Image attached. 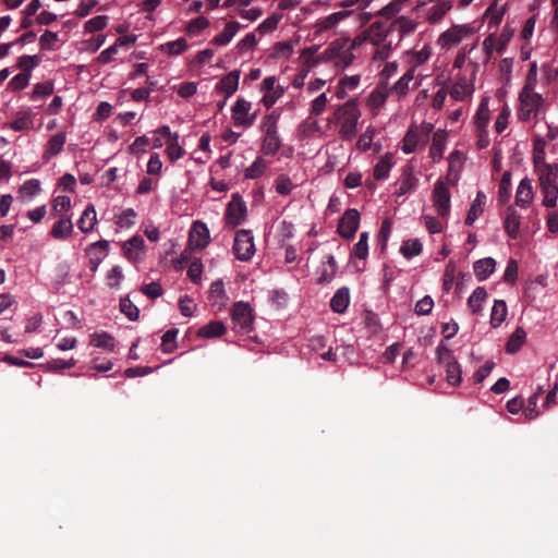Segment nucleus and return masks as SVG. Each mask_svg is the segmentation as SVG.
Segmentation results:
<instances>
[{
    "mask_svg": "<svg viewBox=\"0 0 558 558\" xmlns=\"http://www.w3.org/2000/svg\"><path fill=\"white\" fill-rule=\"evenodd\" d=\"M415 28L416 23L414 21L401 16L389 24L387 22H374L369 26L368 36L374 45H383L384 49H386L387 45L385 41L391 32L397 31L400 34V37H402L403 35L414 32Z\"/></svg>",
    "mask_w": 558,
    "mask_h": 558,
    "instance_id": "1",
    "label": "nucleus"
},
{
    "mask_svg": "<svg viewBox=\"0 0 558 558\" xmlns=\"http://www.w3.org/2000/svg\"><path fill=\"white\" fill-rule=\"evenodd\" d=\"M360 117L361 111L356 101L351 99L337 108L330 122H339L341 124L340 137L343 141H351L356 136V125Z\"/></svg>",
    "mask_w": 558,
    "mask_h": 558,
    "instance_id": "2",
    "label": "nucleus"
},
{
    "mask_svg": "<svg viewBox=\"0 0 558 558\" xmlns=\"http://www.w3.org/2000/svg\"><path fill=\"white\" fill-rule=\"evenodd\" d=\"M281 112L279 109L272 110L266 114L260 124V129L264 132V140L262 144V151L265 155H276L281 147V140L278 134V121Z\"/></svg>",
    "mask_w": 558,
    "mask_h": 558,
    "instance_id": "3",
    "label": "nucleus"
},
{
    "mask_svg": "<svg viewBox=\"0 0 558 558\" xmlns=\"http://www.w3.org/2000/svg\"><path fill=\"white\" fill-rule=\"evenodd\" d=\"M519 109L518 118L520 121L526 122L531 118H536L539 109L544 104V98L541 94L534 90L521 89L519 94Z\"/></svg>",
    "mask_w": 558,
    "mask_h": 558,
    "instance_id": "4",
    "label": "nucleus"
},
{
    "mask_svg": "<svg viewBox=\"0 0 558 558\" xmlns=\"http://www.w3.org/2000/svg\"><path fill=\"white\" fill-rule=\"evenodd\" d=\"M232 250L239 260H250L255 253V244L252 231L246 229L238 230Z\"/></svg>",
    "mask_w": 558,
    "mask_h": 558,
    "instance_id": "5",
    "label": "nucleus"
},
{
    "mask_svg": "<svg viewBox=\"0 0 558 558\" xmlns=\"http://www.w3.org/2000/svg\"><path fill=\"white\" fill-rule=\"evenodd\" d=\"M475 31V27L470 24L453 25L439 36L438 44L442 48L449 49L461 43L464 38L473 35Z\"/></svg>",
    "mask_w": 558,
    "mask_h": 558,
    "instance_id": "6",
    "label": "nucleus"
},
{
    "mask_svg": "<svg viewBox=\"0 0 558 558\" xmlns=\"http://www.w3.org/2000/svg\"><path fill=\"white\" fill-rule=\"evenodd\" d=\"M231 318L234 324V329L242 332H250L252 330L253 314L248 303H234L231 308Z\"/></svg>",
    "mask_w": 558,
    "mask_h": 558,
    "instance_id": "7",
    "label": "nucleus"
},
{
    "mask_svg": "<svg viewBox=\"0 0 558 558\" xmlns=\"http://www.w3.org/2000/svg\"><path fill=\"white\" fill-rule=\"evenodd\" d=\"M246 218V204L240 194H233L226 210L227 223L236 227Z\"/></svg>",
    "mask_w": 558,
    "mask_h": 558,
    "instance_id": "8",
    "label": "nucleus"
},
{
    "mask_svg": "<svg viewBox=\"0 0 558 558\" xmlns=\"http://www.w3.org/2000/svg\"><path fill=\"white\" fill-rule=\"evenodd\" d=\"M434 207L439 217L446 218L450 211V192L446 184L438 180L433 190Z\"/></svg>",
    "mask_w": 558,
    "mask_h": 558,
    "instance_id": "9",
    "label": "nucleus"
},
{
    "mask_svg": "<svg viewBox=\"0 0 558 558\" xmlns=\"http://www.w3.org/2000/svg\"><path fill=\"white\" fill-rule=\"evenodd\" d=\"M360 225V213L350 208L344 211L338 225V232L341 236L345 239H351L354 236L359 229Z\"/></svg>",
    "mask_w": 558,
    "mask_h": 558,
    "instance_id": "10",
    "label": "nucleus"
},
{
    "mask_svg": "<svg viewBox=\"0 0 558 558\" xmlns=\"http://www.w3.org/2000/svg\"><path fill=\"white\" fill-rule=\"evenodd\" d=\"M109 242L107 240H100L92 243L87 248L86 253L89 256L88 268L95 272L101 264L104 257L108 254Z\"/></svg>",
    "mask_w": 558,
    "mask_h": 558,
    "instance_id": "11",
    "label": "nucleus"
},
{
    "mask_svg": "<svg viewBox=\"0 0 558 558\" xmlns=\"http://www.w3.org/2000/svg\"><path fill=\"white\" fill-rule=\"evenodd\" d=\"M251 110V102L245 99H238L232 107V118L234 124L238 126L250 128L253 125L255 120V114L252 117H247L248 111Z\"/></svg>",
    "mask_w": 558,
    "mask_h": 558,
    "instance_id": "12",
    "label": "nucleus"
},
{
    "mask_svg": "<svg viewBox=\"0 0 558 558\" xmlns=\"http://www.w3.org/2000/svg\"><path fill=\"white\" fill-rule=\"evenodd\" d=\"M189 241L190 245L197 250H202L207 246L209 242V231L204 222L195 221L193 223Z\"/></svg>",
    "mask_w": 558,
    "mask_h": 558,
    "instance_id": "13",
    "label": "nucleus"
},
{
    "mask_svg": "<svg viewBox=\"0 0 558 558\" xmlns=\"http://www.w3.org/2000/svg\"><path fill=\"white\" fill-rule=\"evenodd\" d=\"M144 240L141 236H133L123 244L124 256L133 262L138 263L143 259Z\"/></svg>",
    "mask_w": 558,
    "mask_h": 558,
    "instance_id": "14",
    "label": "nucleus"
},
{
    "mask_svg": "<svg viewBox=\"0 0 558 558\" xmlns=\"http://www.w3.org/2000/svg\"><path fill=\"white\" fill-rule=\"evenodd\" d=\"M520 225H521L520 214L514 209L513 206H509L506 210L504 228L510 239L515 240L518 238Z\"/></svg>",
    "mask_w": 558,
    "mask_h": 558,
    "instance_id": "15",
    "label": "nucleus"
},
{
    "mask_svg": "<svg viewBox=\"0 0 558 558\" xmlns=\"http://www.w3.org/2000/svg\"><path fill=\"white\" fill-rule=\"evenodd\" d=\"M538 175L539 187L558 185V163L542 166V169L535 170Z\"/></svg>",
    "mask_w": 558,
    "mask_h": 558,
    "instance_id": "16",
    "label": "nucleus"
},
{
    "mask_svg": "<svg viewBox=\"0 0 558 558\" xmlns=\"http://www.w3.org/2000/svg\"><path fill=\"white\" fill-rule=\"evenodd\" d=\"M239 80L240 72L238 70L231 71L217 83L216 89L229 97L238 89Z\"/></svg>",
    "mask_w": 558,
    "mask_h": 558,
    "instance_id": "17",
    "label": "nucleus"
},
{
    "mask_svg": "<svg viewBox=\"0 0 558 558\" xmlns=\"http://www.w3.org/2000/svg\"><path fill=\"white\" fill-rule=\"evenodd\" d=\"M66 137L65 133L59 132L51 136L49 141L46 144V148L43 155V158L45 160H49L51 157L57 156L61 153L64 144H65Z\"/></svg>",
    "mask_w": 558,
    "mask_h": 558,
    "instance_id": "18",
    "label": "nucleus"
},
{
    "mask_svg": "<svg viewBox=\"0 0 558 558\" xmlns=\"http://www.w3.org/2000/svg\"><path fill=\"white\" fill-rule=\"evenodd\" d=\"M533 199V189L531 184V180L524 178L520 181L517 193H515V204L520 207H526Z\"/></svg>",
    "mask_w": 558,
    "mask_h": 558,
    "instance_id": "19",
    "label": "nucleus"
},
{
    "mask_svg": "<svg viewBox=\"0 0 558 558\" xmlns=\"http://www.w3.org/2000/svg\"><path fill=\"white\" fill-rule=\"evenodd\" d=\"M446 142L447 132L445 130H437L433 134V142L429 148V155L433 161H439L442 158Z\"/></svg>",
    "mask_w": 558,
    "mask_h": 558,
    "instance_id": "20",
    "label": "nucleus"
},
{
    "mask_svg": "<svg viewBox=\"0 0 558 558\" xmlns=\"http://www.w3.org/2000/svg\"><path fill=\"white\" fill-rule=\"evenodd\" d=\"M350 304V291L342 287L336 291L330 300V307L335 313H343Z\"/></svg>",
    "mask_w": 558,
    "mask_h": 558,
    "instance_id": "21",
    "label": "nucleus"
},
{
    "mask_svg": "<svg viewBox=\"0 0 558 558\" xmlns=\"http://www.w3.org/2000/svg\"><path fill=\"white\" fill-rule=\"evenodd\" d=\"M486 203V195L483 191H478L476 194L475 199L473 201L466 218H465V225L472 226L474 221L482 215L484 210V205Z\"/></svg>",
    "mask_w": 558,
    "mask_h": 558,
    "instance_id": "22",
    "label": "nucleus"
},
{
    "mask_svg": "<svg viewBox=\"0 0 558 558\" xmlns=\"http://www.w3.org/2000/svg\"><path fill=\"white\" fill-rule=\"evenodd\" d=\"M402 142V150L405 154H411L416 149L418 145H423V138L421 136L418 128L411 126L408 130Z\"/></svg>",
    "mask_w": 558,
    "mask_h": 558,
    "instance_id": "23",
    "label": "nucleus"
},
{
    "mask_svg": "<svg viewBox=\"0 0 558 558\" xmlns=\"http://www.w3.org/2000/svg\"><path fill=\"white\" fill-rule=\"evenodd\" d=\"M434 4L427 11V21L432 24L439 22L451 9V0L432 1Z\"/></svg>",
    "mask_w": 558,
    "mask_h": 558,
    "instance_id": "24",
    "label": "nucleus"
},
{
    "mask_svg": "<svg viewBox=\"0 0 558 558\" xmlns=\"http://www.w3.org/2000/svg\"><path fill=\"white\" fill-rule=\"evenodd\" d=\"M495 267L496 262L492 257L478 259L473 265L474 274L480 281L487 279L495 270Z\"/></svg>",
    "mask_w": 558,
    "mask_h": 558,
    "instance_id": "25",
    "label": "nucleus"
},
{
    "mask_svg": "<svg viewBox=\"0 0 558 558\" xmlns=\"http://www.w3.org/2000/svg\"><path fill=\"white\" fill-rule=\"evenodd\" d=\"M73 225L70 217H61L51 228L50 234L53 239L63 240L71 235Z\"/></svg>",
    "mask_w": 558,
    "mask_h": 558,
    "instance_id": "26",
    "label": "nucleus"
},
{
    "mask_svg": "<svg viewBox=\"0 0 558 558\" xmlns=\"http://www.w3.org/2000/svg\"><path fill=\"white\" fill-rule=\"evenodd\" d=\"M96 222L97 219L95 207L93 204H89L87 205L80 220L77 221V227L82 232L87 233L94 229Z\"/></svg>",
    "mask_w": 558,
    "mask_h": 558,
    "instance_id": "27",
    "label": "nucleus"
},
{
    "mask_svg": "<svg viewBox=\"0 0 558 558\" xmlns=\"http://www.w3.org/2000/svg\"><path fill=\"white\" fill-rule=\"evenodd\" d=\"M240 29V24L238 22H229L226 24L223 31L214 37L211 43L217 46L228 45L232 38L235 36L236 32Z\"/></svg>",
    "mask_w": 558,
    "mask_h": 558,
    "instance_id": "28",
    "label": "nucleus"
},
{
    "mask_svg": "<svg viewBox=\"0 0 558 558\" xmlns=\"http://www.w3.org/2000/svg\"><path fill=\"white\" fill-rule=\"evenodd\" d=\"M208 299L213 302V304H218L219 308L225 305L228 296L226 294L223 281L221 279H218L210 284Z\"/></svg>",
    "mask_w": 558,
    "mask_h": 558,
    "instance_id": "29",
    "label": "nucleus"
},
{
    "mask_svg": "<svg viewBox=\"0 0 558 558\" xmlns=\"http://www.w3.org/2000/svg\"><path fill=\"white\" fill-rule=\"evenodd\" d=\"M507 304L504 300H496L490 314V325L496 328L500 326L507 317Z\"/></svg>",
    "mask_w": 558,
    "mask_h": 558,
    "instance_id": "30",
    "label": "nucleus"
},
{
    "mask_svg": "<svg viewBox=\"0 0 558 558\" xmlns=\"http://www.w3.org/2000/svg\"><path fill=\"white\" fill-rule=\"evenodd\" d=\"M337 263L332 255L327 256V262L323 264L320 275L317 279L319 284L328 283L337 272Z\"/></svg>",
    "mask_w": 558,
    "mask_h": 558,
    "instance_id": "31",
    "label": "nucleus"
},
{
    "mask_svg": "<svg viewBox=\"0 0 558 558\" xmlns=\"http://www.w3.org/2000/svg\"><path fill=\"white\" fill-rule=\"evenodd\" d=\"M526 339V332L522 327H517V329L513 331V333L510 336L507 344H506V351L508 353H515L518 352Z\"/></svg>",
    "mask_w": 558,
    "mask_h": 558,
    "instance_id": "32",
    "label": "nucleus"
},
{
    "mask_svg": "<svg viewBox=\"0 0 558 558\" xmlns=\"http://www.w3.org/2000/svg\"><path fill=\"white\" fill-rule=\"evenodd\" d=\"M226 327L222 322L213 320L198 329L197 335L203 338H215L223 335Z\"/></svg>",
    "mask_w": 558,
    "mask_h": 558,
    "instance_id": "33",
    "label": "nucleus"
},
{
    "mask_svg": "<svg viewBox=\"0 0 558 558\" xmlns=\"http://www.w3.org/2000/svg\"><path fill=\"white\" fill-rule=\"evenodd\" d=\"M487 298L485 288L477 287L468 300V305L473 314H478L482 311V304Z\"/></svg>",
    "mask_w": 558,
    "mask_h": 558,
    "instance_id": "34",
    "label": "nucleus"
},
{
    "mask_svg": "<svg viewBox=\"0 0 558 558\" xmlns=\"http://www.w3.org/2000/svg\"><path fill=\"white\" fill-rule=\"evenodd\" d=\"M511 195V173L509 171H505L498 189V201L500 204L505 205L510 199Z\"/></svg>",
    "mask_w": 558,
    "mask_h": 558,
    "instance_id": "35",
    "label": "nucleus"
},
{
    "mask_svg": "<svg viewBox=\"0 0 558 558\" xmlns=\"http://www.w3.org/2000/svg\"><path fill=\"white\" fill-rule=\"evenodd\" d=\"M319 130V124L317 120L312 117L306 118L298 129V136L301 140L308 138L313 136Z\"/></svg>",
    "mask_w": 558,
    "mask_h": 558,
    "instance_id": "36",
    "label": "nucleus"
},
{
    "mask_svg": "<svg viewBox=\"0 0 558 558\" xmlns=\"http://www.w3.org/2000/svg\"><path fill=\"white\" fill-rule=\"evenodd\" d=\"M423 245L417 239H410L403 241L400 253L408 259L417 256L422 253Z\"/></svg>",
    "mask_w": 558,
    "mask_h": 558,
    "instance_id": "37",
    "label": "nucleus"
},
{
    "mask_svg": "<svg viewBox=\"0 0 558 558\" xmlns=\"http://www.w3.org/2000/svg\"><path fill=\"white\" fill-rule=\"evenodd\" d=\"M349 15V12L347 11H339L335 12L323 20L318 21L317 27L319 32L328 31L335 27L341 20L347 17Z\"/></svg>",
    "mask_w": 558,
    "mask_h": 558,
    "instance_id": "38",
    "label": "nucleus"
},
{
    "mask_svg": "<svg viewBox=\"0 0 558 558\" xmlns=\"http://www.w3.org/2000/svg\"><path fill=\"white\" fill-rule=\"evenodd\" d=\"M392 156L386 154L374 167V177L376 180H384L388 177L392 167Z\"/></svg>",
    "mask_w": 558,
    "mask_h": 558,
    "instance_id": "39",
    "label": "nucleus"
},
{
    "mask_svg": "<svg viewBox=\"0 0 558 558\" xmlns=\"http://www.w3.org/2000/svg\"><path fill=\"white\" fill-rule=\"evenodd\" d=\"M473 92V86L464 78L458 81L450 89V96L456 100H463L468 95Z\"/></svg>",
    "mask_w": 558,
    "mask_h": 558,
    "instance_id": "40",
    "label": "nucleus"
},
{
    "mask_svg": "<svg viewBox=\"0 0 558 558\" xmlns=\"http://www.w3.org/2000/svg\"><path fill=\"white\" fill-rule=\"evenodd\" d=\"M446 367V379L452 385L457 386L462 380L461 366L458 361H451V363L444 365Z\"/></svg>",
    "mask_w": 558,
    "mask_h": 558,
    "instance_id": "41",
    "label": "nucleus"
},
{
    "mask_svg": "<svg viewBox=\"0 0 558 558\" xmlns=\"http://www.w3.org/2000/svg\"><path fill=\"white\" fill-rule=\"evenodd\" d=\"M415 182H416V178L413 175L412 169L409 167L405 168L403 170V178L401 180V183H400L398 190L396 191V194L399 196L407 194L409 191H411L414 187Z\"/></svg>",
    "mask_w": 558,
    "mask_h": 558,
    "instance_id": "42",
    "label": "nucleus"
},
{
    "mask_svg": "<svg viewBox=\"0 0 558 558\" xmlns=\"http://www.w3.org/2000/svg\"><path fill=\"white\" fill-rule=\"evenodd\" d=\"M414 78V69L408 70L393 85L392 90L398 96H403L409 90V84Z\"/></svg>",
    "mask_w": 558,
    "mask_h": 558,
    "instance_id": "43",
    "label": "nucleus"
},
{
    "mask_svg": "<svg viewBox=\"0 0 558 558\" xmlns=\"http://www.w3.org/2000/svg\"><path fill=\"white\" fill-rule=\"evenodd\" d=\"M178 329L172 328L167 330L161 337V350L163 353H171L175 350V339L178 336Z\"/></svg>",
    "mask_w": 558,
    "mask_h": 558,
    "instance_id": "44",
    "label": "nucleus"
},
{
    "mask_svg": "<svg viewBox=\"0 0 558 558\" xmlns=\"http://www.w3.org/2000/svg\"><path fill=\"white\" fill-rule=\"evenodd\" d=\"M368 254V233L362 232L360 234L359 241L354 244L352 255L360 258L365 259Z\"/></svg>",
    "mask_w": 558,
    "mask_h": 558,
    "instance_id": "45",
    "label": "nucleus"
},
{
    "mask_svg": "<svg viewBox=\"0 0 558 558\" xmlns=\"http://www.w3.org/2000/svg\"><path fill=\"white\" fill-rule=\"evenodd\" d=\"M92 344L97 348H102L112 351L114 349V339L111 335L107 332L94 333Z\"/></svg>",
    "mask_w": 558,
    "mask_h": 558,
    "instance_id": "46",
    "label": "nucleus"
},
{
    "mask_svg": "<svg viewBox=\"0 0 558 558\" xmlns=\"http://www.w3.org/2000/svg\"><path fill=\"white\" fill-rule=\"evenodd\" d=\"M541 191L544 195L543 205L547 208L555 207L558 199V184L549 187L545 186Z\"/></svg>",
    "mask_w": 558,
    "mask_h": 558,
    "instance_id": "47",
    "label": "nucleus"
},
{
    "mask_svg": "<svg viewBox=\"0 0 558 558\" xmlns=\"http://www.w3.org/2000/svg\"><path fill=\"white\" fill-rule=\"evenodd\" d=\"M266 167V161L262 157H257L256 160L245 170V178H259L264 173Z\"/></svg>",
    "mask_w": 558,
    "mask_h": 558,
    "instance_id": "48",
    "label": "nucleus"
},
{
    "mask_svg": "<svg viewBox=\"0 0 558 558\" xmlns=\"http://www.w3.org/2000/svg\"><path fill=\"white\" fill-rule=\"evenodd\" d=\"M167 154L170 160L175 161L184 155L183 148L179 145V135L174 134L171 136V141L168 143Z\"/></svg>",
    "mask_w": 558,
    "mask_h": 558,
    "instance_id": "49",
    "label": "nucleus"
},
{
    "mask_svg": "<svg viewBox=\"0 0 558 558\" xmlns=\"http://www.w3.org/2000/svg\"><path fill=\"white\" fill-rule=\"evenodd\" d=\"M107 23L108 16L97 15L85 23L84 29L87 33H95L98 31H102L107 26Z\"/></svg>",
    "mask_w": 558,
    "mask_h": 558,
    "instance_id": "50",
    "label": "nucleus"
},
{
    "mask_svg": "<svg viewBox=\"0 0 558 558\" xmlns=\"http://www.w3.org/2000/svg\"><path fill=\"white\" fill-rule=\"evenodd\" d=\"M437 362L441 365H446L451 363V361H457L453 356L452 350L440 342L436 348Z\"/></svg>",
    "mask_w": 558,
    "mask_h": 558,
    "instance_id": "51",
    "label": "nucleus"
},
{
    "mask_svg": "<svg viewBox=\"0 0 558 558\" xmlns=\"http://www.w3.org/2000/svg\"><path fill=\"white\" fill-rule=\"evenodd\" d=\"M187 48L185 38L181 37L177 40L169 41L161 46V49L169 54H180Z\"/></svg>",
    "mask_w": 558,
    "mask_h": 558,
    "instance_id": "52",
    "label": "nucleus"
},
{
    "mask_svg": "<svg viewBox=\"0 0 558 558\" xmlns=\"http://www.w3.org/2000/svg\"><path fill=\"white\" fill-rule=\"evenodd\" d=\"M38 63L39 58L37 56L25 54L19 58L17 66L22 70V73H31Z\"/></svg>",
    "mask_w": 558,
    "mask_h": 558,
    "instance_id": "53",
    "label": "nucleus"
},
{
    "mask_svg": "<svg viewBox=\"0 0 558 558\" xmlns=\"http://www.w3.org/2000/svg\"><path fill=\"white\" fill-rule=\"evenodd\" d=\"M20 192L22 195L29 198L34 197L40 192V182L37 179H31L24 182L21 186Z\"/></svg>",
    "mask_w": 558,
    "mask_h": 558,
    "instance_id": "54",
    "label": "nucleus"
},
{
    "mask_svg": "<svg viewBox=\"0 0 558 558\" xmlns=\"http://www.w3.org/2000/svg\"><path fill=\"white\" fill-rule=\"evenodd\" d=\"M120 310L130 320L135 322L138 319L140 311L129 299L120 301Z\"/></svg>",
    "mask_w": 558,
    "mask_h": 558,
    "instance_id": "55",
    "label": "nucleus"
},
{
    "mask_svg": "<svg viewBox=\"0 0 558 558\" xmlns=\"http://www.w3.org/2000/svg\"><path fill=\"white\" fill-rule=\"evenodd\" d=\"M31 73H19L11 78L8 87L12 90H21L28 85Z\"/></svg>",
    "mask_w": 558,
    "mask_h": 558,
    "instance_id": "56",
    "label": "nucleus"
},
{
    "mask_svg": "<svg viewBox=\"0 0 558 558\" xmlns=\"http://www.w3.org/2000/svg\"><path fill=\"white\" fill-rule=\"evenodd\" d=\"M513 36V29L504 28L499 36H497L496 40V51L501 54L506 50L509 41Z\"/></svg>",
    "mask_w": 558,
    "mask_h": 558,
    "instance_id": "57",
    "label": "nucleus"
},
{
    "mask_svg": "<svg viewBox=\"0 0 558 558\" xmlns=\"http://www.w3.org/2000/svg\"><path fill=\"white\" fill-rule=\"evenodd\" d=\"M275 183L276 191L280 195H288L292 191L293 185L291 179L286 174L278 175Z\"/></svg>",
    "mask_w": 558,
    "mask_h": 558,
    "instance_id": "58",
    "label": "nucleus"
},
{
    "mask_svg": "<svg viewBox=\"0 0 558 558\" xmlns=\"http://www.w3.org/2000/svg\"><path fill=\"white\" fill-rule=\"evenodd\" d=\"M434 307V301L430 295H425L415 304V313L417 315H428Z\"/></svg>",
    "mask_w": 558,
    "mask_h": 558,
    "instance_id": "59",
    "label": "nucleus"
},
{
    "mask_svg": "<svg viewBox=\"0 0 558 558\" xmlns=\"http://www.w3.org/2000/svg\"><path fill=\"white\" fill-rule=\"evenodd\" d=\"M71 207V198L65 195L57 196L52 203V214L59 215L62 211H68Z\"/></svg>",
    "mask_w": 558,
    "mask_h": 558,
    "instance_id": "60",
    "label": "nucleus"
},
{
    "mask_svg": "<svg viewBox=\"0 0 558 558\" xmlns=\"http://www.w3.org/2000/svg\"><path fill=\"white\" fill-rule=\"evenodd\" d=\"M58 41V34L46 31L39 38V45L41 50H51L53 45Z\"/></svg>",
    "mask_w": 558,
    "mask_h": 558,
    "instance_id": "61",
    "label": "nucleus"
},
{
    "mask_svg": "<svg viewBox=\"0 0 558 558\" xmlns=\"http://www.w3.org/2000/svg\"><path fill=\"white\" fill-rule=\"evenodd\" d=\"M374 134L375 130L372 128H367L366 131L360 135L356 143L357 147L363 151L368 150L372 146Z\"/></svg>",
    "mask_w": 558,
    "mask_h": 558,
    "instance_id": "62",
    "label": "nucleus"
},
{
    "mask_svg": "<svg viewBox=\"0 0 558 558\" xmlns=\"http://www.w3.org/2000/svg\"><path fill=\"white\" fill-rule=\"evenodd\" d=\"M54 86L50 81L37 83L33 89V97H46L53 93Z\"/></svg>",
    "mask_w": 558,
    "mask_h": 558,
    "instance_id": "63",
    "label": "nucleus"
},
{
    "mask_svg": "<svg viewBox=\"0 0 558 558\" xmlns=\"http://www.w3.org/2000/svg\"><path fill=\"white\" fill-rule=\"evenodd\" d=\"M208 26L209 21L204 16H198L189 23L187 32L192 35H196Z\"/></svg>",
    "mask_w": 558,
    "mask_h": 558,
    "instance_id": "64",
    "label": "nucleus"
}]
</instances>
